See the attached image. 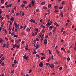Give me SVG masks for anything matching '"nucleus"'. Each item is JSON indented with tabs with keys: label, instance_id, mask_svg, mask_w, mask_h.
Wrapping results in <instances>:
<instances>
[{
	"label": "nucleus",
	"instance_id": "obj_1",
	"mask_svg": "<svg viewBox=\"0 0 76 76\" xmlns=\"http://www.w3.org/2000/svg\"><path fill=\"white\" fill-rule=\"evenodd\" d=\"M23 57L25 60H26L27 61L28 60V58H29L28 56H27V57H26V55H24L23 56Z\"/></svg>",
	"mask_w": 76,
	"mask_h": 76
},
{
	"label": "nucleus",
	"instance_id": "obj_2",
	"mask_svg": "<svg viewBox=\"0 0 76 76\" xmlns=\"http://www.w3.org/2000/svg\"><path fill=\"white\" fill-rule=\"evenodd\" d=\"M44 64L42 63V62H41L39 64V66L40 67H42V66H43Z\"/></svg>",
	"mask_w": 76,
	"mask_h": 76
},
{
	"label": "nucleus",
	"instance_id": "obj_3",
	"mask_svg": "<svg viewBox=\"0 0 76 76\" xmlns=\"http://www.w3.org/2000/svg\"><path fill=\"white\" fill-rule=\"evenodd\" d=\"M49 66H50V67H51V68H52H52H54V64H52L51 65L50 64H49Z\"/></svg>",
	"mask_w": 76,
	"mask_h": 76
},
{
	"label": "nucleus",
	"instance_id": "obj_4",
	"mask_svg": "<svg viewBox=\"0 0 76 76\" xmlns=\"http://www.w3.org/2000/svg\"><path fill=\"white\" fill-rule=\"evenodd\" d=\"M44 43L45 45H47V39H45L44 42Z\"/></svg>",
	"mask_w": 76,
	"mask_h": 76
},
{
	"label": "nucleus",
	"instance_id": "obj_5",
	"mask_svg": "<svg viewBox=\"0 0 76 76\" xmlns=\"http://www.w3.org/2000/svg\"><path fill=\"white\" fill-rule=\"evenodd\" d=\"M31 4L32 6H34V1L33 0L31 1Z\"/></svg>",
	"mask_w": 76,
	"mask_h": 76
},
{
	"label": "nucleus",
	"instance_id": "obj_6",
	"mask_svg": "<svg viewBox=\"0 0 76 76\" xmlns=\"http://www.w3.org/2000/svg\"><path fill=\"white\" fill-rule=\"evenodd\" d=\"M10 20L12 21V22H14V18L13 17L11 18H10Z\"/></svg>",
	"mask_w": 76,
	"mask_h": 76
},
{
	"label": "nucleus",
	"instance_id": "obj_7",
	"mask_svg": "<svg viewBox=\"0 0 76 76\" xmlns=\"http://www.w3.org/2000/svg\"><path fill=\"white\" fill-rule=\"evenodd\" d=\"M36 45L37 46L36 47V49H38V47H39V45L38 43L36 44Z\"/></svg>",
	"mask_w": 76,
	"mask_h": 76
},
{
	"label": "nucleus",
	"instance_id": "obj_8",
	"mask_svg": "<svg viewBox=\"0 0 76 76\" xmlns=\"http://www.w3.org/2000/svg\"><path fill=\"white\" fill-rule=\"evenodd\" d=\"M58 6H54V8L55 9H58Z\"/></svg>",
	"mask_w": 76,
	"mask_h": 76
},
{
	"label": "nucleus",
	"instance_id": "obj_9",
	"mask_svg": "<svg viewBox=\"0 0 76 76\" xmlns=\"http://www.w3.org/2000/svg\"><path fill=\"white\" fill-rule=\"evenodd\" d=\"M16 46H17V45L16 44H15V45H14L13 46V48H16Z\"/></svg>",
	"mask_w": 76,
	"mask_h": 76
},
{
	"label": "nucleus",
	"instance_id": "obj_10",
	"mask_svg": "<svg viewBox=\"0 0 76 76\" xmlns=\"http://www.w3.org/2000/svg\"><path fill=\"white\" fill-rule=\"evenodd\" d=\"M25 5L24 4H21V7L22 8H23V7H25Z\"/></svg>",
	"mask_w": 76,
	"mask_h": 76
},
{
	"label": "nucleus",
	"instance_id": "obj_11",
	"mask_svg": "<svg viewBox=\"0 0 76 76\" xmlns=\"http://www.w3.org/2000/svg\"><path fill=\"white\" fill-rule=\"evenodd\" d=\"M26 30V31H28V32H29L31 31L30 29H29V28H27Z\"/></svg>",
	"mask_w": 76,
	"mask_h": 76
},
{
	"label": "nucleus",
	"instance_id": "obj_12",
	"mask_svg": "<svg viewBox=\"0 0 76 76\" xmlns=\"http://www.w3.org/2000/svg\"><path fill=\"white\" fill-rule=\"evenodd\" d=\"M54 28V26H50L49 29H52V28Z\"/></svg>",
	"mask_w": 76,
	"mask_h": 76
},
{
	"label": "nucleus",
	"instance_id": "obj_13",
	"mask_svg": "<svg viewBox=\"0 0 76 76\" xmlns=\"http://www.w3.org/2000/svg\"><path fill=\"white\" fill-rule=\"evenodd\" d=\"M34 29L37 32H38V28H35Z\"/></svg>",
	"mask_w": 76,
	"mask_h": 76
},
{
	"label": "nucleus",
	"instance_id": "obj_14",
	"mask_svg": "<svg viewBox=\"0 0 76 76\" xmlns=\"http://www.w3.org/2000/svg\"><path fill=\"white\" fill-rule=\"evenodd\" d=\"M1 1L2 4H4V0H1Z\"/></svg>",
	"mask_w": 76,
	"mask_h": 76
},
{
	"label": "nucleus",
	"instance_id": "obj_15",
	"mask_svg": "<svg viewBox=\"0 0 76 76\" xmlns=\"http://www.w3.org/2000/svg\"><path fill=\"white\" fill-rule=\"evenodd\" d=\"M60 15L61 17H63V12H61Z\"/></svg>",
	"mask_w": 76,
	"mask_h": 76
},
{
	"label": "nucleus",
	"instance_id": "obj_16",
	"mask_svg": "<svg viewBox=\"0 0 76 76\" xmlns=\"http://www.w3.org/2000/svg\"><path fill=\"white\" fill-rule=\"evenodd\" d=\"M2 10H1V9H0V15H1V13H2Z\"/></svg>",
	"mask_w": 76,
	"mask_h": 76
},
{
	"label": "nucleus",
	"instance_id": "obj_17",
	"mask_svg": "<svg viewBox=\"0 0 76 76\" xmlns=\"http://www.w3.org/2000/svg\"><path fill=\"white\" fill-rule=\"evenodd\" d=\"M36 56L37 57H38V58H39V56L37 54H36Z\"/></svg>",
	"mask_w": 76,
	"mask_h": 76
},
{
	"label": "nucleus",
	"instance_id": "obj_18",
	"mask_svg": "<svg viewBox=\"0 0 76 76\" xmlns=\"http://www.w3.org/2000/svg\"><path fill=\"white\" fill-rule=\"evenodd\" d=\"M5 46H6V44H5V43H4L3 45V46H2L3 48H4L5 47Z\"/></svg>",
	"mask_w": 76,
	"mask_h": 76
},
{
	"label": "nucleus",
	"instance_id": "obj_19",
	"mask_svg": "<svg viewBox=\"0 0 76 76\" xmlns=\"http://www.w3.org/2000/svg\"><path fill=\"white\" fill-rule=\"evenodd\" d=\"M32 72V69H30L28 71V73H31Z\"/></svg>",
	"mask_w": 76,
	"mask_h": 76
},
{
	"label": "nucleus",
	"instance_id": "obj_20",
	"mask_svg": "<svg viewBox=\"0 0 76 76\" xmlns=\"http://www.w3.org/2000/svg\"><path fill=\"white\" fill-rule=\"evenodd\" d=\"M44 4H45V2H42L41 4V5H44Z\"/></svg>",
	"mask_w": 76,
	"mask_h": 76
},
{
	"label": "nucleus",
	"instance_id": "obj_21",
	"mask_svg": "<svg viewBox=\"0 0 76 76\" xmlns=\"http://www.w3.org/2000/svg\"><path fill=\"white\" fill-rule=\"evenodd\" d=\"M16 47L18 49L20 47V45H17V46H16Z\"/></svg>",
	"mask_w": 76,
	"mask_h": 76
},
{
	"label": "nucleus",
	"instance_id": "obj_22",
	"mask_svg": "<svg viewBox=\"0 0 76 76\" xmlns=\"http://www.w3.org/2000/svg\"><path fill=\"white\" fill-rule=\"evenodd\" d=\"M51 23H52V21H51L50 22L49 24V26H50V25H51Z\"/></svg>",
	"mask_w": 76,
	"mask_h": 76
},
{
	"label": "nucleus",
	"instance_id": "obj_23",
	"mask_svg": "<svg viewBox=\"0 0 76 76\" xmlns=\"http://www.w3.org/2000/svg\"><path fill=\"white\" fill-rule=\"evenodd\" d=\"M19 15V12H17L16 14V15L17 16Z\"/></svg>",
	"mask_w": 76,
	"mask_h": 76
},
{
	"label": "nucleus",
	"instance_id": "obj_24",
	"mask_svg": "<svg viewBox=\"0 0 76 76\" xmlns=\"http://www.w3.org/2000/svg\"><path fill=\"white\" fill-rule=\"evenodd\" d=\"M56 53H57V54H59V52H58V51L57 50V49H56Z\"/></svg>",
	"mask_w": 76,
	"mask_h": 76
},
{
	"label": "nucleus",
	"instance_id": "obj_25",
	"mask_svg": "<svg viewBox=\"0 0 76 76\" xmlns=\"http://www.w3.org/2000/svg\"><path fill=\"white\" fill-rule=\"evenodd\" d=\"M23 3H24V4H26V3H27V1H24Z\"/></svg>",
	"mask_w": 76,
	"mask_h": 76
},
{
	"label": "nucleus",
	"instance_id": "obj_26",
	"mask_svg": "<svg viewBox=\"0 0 76 76\" xmlns=\"http://www.w3.org/2000/svg\"><path fill=\"white\" fill-rule=\"evenodd\" d=\"M43 7L44 9H45V10H47V7H45L44 6Z\"/></svg>",
	"mask_w": 76,
	"mask_h": 76
},
{
	"label": "nucleus",
	"instance_id": "obj_27",
	"mask_svg": "<svg viewBox=\"0 0 76 76\" xmlns=\"http://www.w3.org/2000/svg\"><path fill=\"white\" fill-rule=\"evenodd\" d=\"M3 40H2V39H0V42L1 43L3 42Z\"/></svg>",
	"mask_w": 76,
	"mask_h": 76
},
{
	"label": "nucleus",
	"instance_id": "obj_28",
	"mask_svg": "<svg viewBox=\"0 0 76 76\" xmlns=\"http://www.w3.org/2000/svg\"><path fill=\"white\" fill-rule=\"evenodd\" d=\"M14 62L15 64H16V63H17V61H16V60H15Z\"/></svg>",
	"mask_w": 76,
	"mask_h": 76
},
{
	"label": "nucleus",
	"instance_id": "obj_29",
	"mask_svg": "<svg viewBox=\"0 0 76 76\" xmlns=\"http://www.w3.org/2000/svg\"><path fill=\"white\" fill-rule=\"evenodd\" d=\"M63 30H64V28H62L61 30V32H63Z\"/></svg>",
	"mask_w": 76,
	"mask_h": 76
},
{
	"label": "nucleus",
	"instance_id": "obj_30",
	"mask_svg": "<svg viewBox=\"0 0 76 76\" xmlns=\"http://www.w3.org/2000/svg\"><path fill=\"white\" fill-rule=\"evenodd\" d=\"M3 54H1L0 56V58H1L3 57Z\"/></svg>",
	"mask_w": 76,
	"mask_h": 76
},
{
	"label": "nucleus",
	"instance_id": "obj_31",
	"mask_svg": "<svg viewBox=\"0 0 76 76\" xmlns=\"http://www.w3.org/2000/svg\"><path fill=\"white\" fill-rule=\"evenodd\" d=\"M1 60H4V57H2L1 58Z\"/></svg>",
	"mask_w": 76,
	"mask_h": 76
},
{
	"label": "nucleus",
	"instance_id": "obj_32",
	"mask_svg": "<svg viewBox=\"0 0 76 76\" xmlns=\"http://www.w3.org/2000/svg\"><path fill=\"white\" fill-rule=\"evenodd\" d=\"M63 7L60 6L59 7V9H63Z\"/></svg>",
	"mask_w": 76,
	"mask_h": 76
},
{
	"label": "nucleus",
	"instance_id": "obj_33",
	"mask_svg": "<svg viewBox=\"0 0 76 76\" xmlns=\"http://www.w3.org/2000/svg\"><path fill=\"white\" fill-rule=\"evenodd\" d=\"M21 15L23 16H24V15H25V13H24V12H22L21 13Z\"/></svg>",
	"mask_w": 76,
	"mask_h": 76
},
{
	"label": "nucleus",
	"instance_id": "obj_34",
	"mask_svg": "<svg viewBox=\"0 0 76 76\" xmlns=\"http://www.w3.org/2000/svg\"><path fill=\"white\" fill-rule=\"evenodd\" d=\"M9 7H12V4H9Z\"/></svg>",
	"mask_w": 76,
	"mask_h": 76
},
{
	"label": "nucleus",
	"instance_id": "obj_35",
	"mask_svg": "<svg viewBox=\"0 0 76 76\" xmlns=\"http://www.w3.org/2000/svg\"><path fill=\"white\" fill-rule=\"evenodd\" d=\"M1 66H4V64L3 62H2L1 64Z\"/></svg>",
	"mask_w": 76,
	"mask_h": 76
},
{
	"label": "nucleus",
	"instance_id": "obj_36",
	"mask_svg": "<svg viewBox=\"0 0 76 76\" xmlns=\"http://www.w3.org/2000/svg\"><path fill=\"white\" fill-rule=\"evenodd\" d=\"M33 23H35L36 24H37V23H35V21L34 20H33Z\"/></svg>",
	"mask_w": 76,
	"mask_h": 76
},
{
	"label": "nucleus",
	"instance_id": "obj_37",
	"mask_svg": "<svg viewBox=\"0 0 76 76\" xmlns=\"http://www.w3.org/2000/svg\"><path fill=\"white\" fill-rule=\"evenodd\" d=\"M14 37H16V38H17L18 37V36L16 35L15 34L14 35Z\"/></svg>",
	"mask_w": 76,
	"mask_h": 76
},
{
	"label": "nucleus",
	"instance_id": "obj_38",
	"mask_svg": "<svg viewBox=\"0 0 76 76\" xmlns=\"http://www.w3.org/2000/svg\"><path fill=\"white\" fill-rule=\"evenodd\" d=\"M37 52L35 51V52H33V54H37Z\"/></svg>",
	"mask_w": 76,
	"mask_h": 76
},
{
	"label": "nucleus",
	"instance_id": "obj_39",
	"mask_svg": "<svg viewBox=\"0 0 76 76\" xmlns=\"http://www.w3.org/2000/svg\"><path fill=\"white\" fill-rule=\"evenodd\" d=\"M48 7L50 8L51 7V4H49L48 6Z\"/></svg>",
	"mask_w": 76,
	"mask_h": 76
},
{
	"label": "nucleus",
	"instance_id": "obj_40",
	"mask_svg": "<svg viewBox=\"0 0 76 76\" xmlns=\"http://www.w3.org/2000/svg\"><path fill=\"white\" fill-rule=\"evenodd\" d=\"M31 34L33 37H34V33L32 32L31 33Z\"/></svg>",
	"mask_w": 76,
	"mask_h": 76
},
{
	"label": "nucleus",
	"instance_id": "obj_41",
	"mask_svg": "<svg viewBox=\"0 0 76 76\" xmlns=\"http://www.w3.org/2000/svg\"><path fill=\"white\" fill-rule=\"evenodd\" d=\"M26 26L25 25L23 27V29H25V28H26Z\"/></svg>",
	"mask_w": 76,
	"mask_h": 76
},
{
	"label": "nucleus",
	"instance_id": "obj_42",
	"mask_svg": "<svg viewBox=\"0 0 76 76\" xmlns=\"http://www.w3.org/2000/svg\"><path fill=\"white\" fill-rule=\"evenodd\" d=\"M50 19H48V23H49V22H50Z\"/></svg>",
	"mask_w": 76,
	"mask_h": 76
},
{
	"label": "nucleus",
	"instance_id": "obj_43",
	"mask_svg": "<svg viewBox=\"0 0 76 76\" xmlns=\"http://www.w3.org/2000/svg\"><path fill=\"white\" fill-rule=\"evenodd\" d=\"M49 54H51V51H50V50H49Z\"/></svg>",
	"mask_w": 76,
	"mask_h": 76
},
{
	"label": "nucleus",
	"instance_id": "obj_44",
	"mask_svg": "<svg viewBox=\"0 0 76 76\" xmlns=\"http://www.w3.org/2000/svg\"><path fill=\"white\" fill-rule=\"evenodd\" d=\"M51 58L52 60H54V58H53V55H52Z\"/></svg>",
	"mask_w": 76,
	"mask_h": 76
},
{
	"label": "nucleus",
	"instance_id": "obj_45",
	"mask_svg": "<svg viewBox=\"0 0 76 76\" xmlns=\"http://www.w3.org/2000/svg\"><path fill=\"white\" fill-rule=\"evenodd\" d=\"M53 32H56V29H54L53 30Z\"/></svg>",
	"mask_w": 76,
	"mask_h": 76
},
{
	"label": "nucleus",
	"instance_id": "obj_46",
	"mask_svg": "<svg viewBox=\"0 0 76 76\" xmlns=\"http://www.w3.org/2000/svg\"><path fill=\"white\" fill-rule=\"evenodd\" d=\"M57 12H58V10H56L54 11V12H55V13H56Z\"/></svg>",
	"mask_w": 76,
	"mask_h": 76
},
{
	"label": "nucleus",
	"instance_id": "obj_47",
	"mask_svg": "<svg viewBox=\"0 0 76 76\" xmlns=\"http://www.w3.org/2000/svg\"><path fill=\"white\" fill-rule=\"evenodd\" d=\"M28 45L26 44V45L25 48H28Z\"/></svg>",
	"mask_w": 76,
	"mask_h": 76
},
{
	"label": "nucleus",
	"instance_id": "obj_48",
	"mask_svg": "<svg viewBox=\"0 0 76 76\" xmlns=\"http://www.w3.org/2000/svg\"><path fill=\"white\" fill-rule=\"evenodd\" d=\"M11 73H15V71L14 70H12L11 72Z\"/></svg>",
	"mask_w": 76,
	"mask_h": 76
},
{
	"label": "nucleus",
	"instance_id": "obj_49",
	"mask_svg": "<svg viewBox=\"0 0 76 76\" xmlns=\"http://www.w3.org/2000/svg\"><path fill=\"white\" fill-rule=\"evenodd\" d=\"M42 32L43 33H44V32H45V30H44V29H43L42 30Z\"/></svg>",
	"mask_w": 76,
	"mask_h": 76
},
{
	"label": "nucleus",
	"instance_id": "obj_50",
	"mask_svg": "<svg viewBox=\"0 0 76 76\" xmlns=\"http://www.w3.org/2000/svg\"><path fill=\"white\" fill-rule=\"evenodd\" d=\"M31 4H29V5H28V7H31Z\"/></svg>",
	"mask_w": 76,
	"mask_h": 76
},
{
	"label": "nucleus",
	"instance_id": "obj_51",
	"mask_svg": "<svg viewBox=\"0 0 76 76\" xmlns=\"http://www.w3.org/2000/svg\"><path fill=\"white\" fill-rule=\"evenodd\" d=\"M11 35H15V32H12L11 34Z\"/></svg>",
	"mask_w": 76,
	"mask_h": 76
},
{
	"label": "nucleus",
	"instance_id": "obj_52",
	"mask_svg": "<svg viewBox=\"0 0 76 76\" xmlns=\"http://www.w3.org/2000/svg\"><path fill=\"white\" fill-rule=\"evenodd\" d=\"M44 34H43L42 35V36H41V38H42L43 37H44Z\"/></svg>",
	"mask_w": 76,
	"mask_h": 76
},
{
	"label": "nucleus",
	"instance_id": "obj_53",
	"mask_svg": "<svg viewBox=\"0 0 76 76\" xmlns=\"http://www.w3.org/2000/svg\"><path fill=\"white\" fill-rule=\"evenodd\" d=\"M59 69V70H62V67L61 66L60 67Z\"/></svg>",
	"mask_w": 76,
	"mask_h": 76
},
{
	"label": "nucleus",
	"instance_id": "obj_54",
	"mask_svg": "<svg viewBox=\"0 0 76 76\" xmlns=\"http://www.w3.org/2000/svg\"><path fill=\"white\" fill-rule=\"evenodd\" d=\"M17 25V23H16V22H14V25H15V26H16Z\"/></svg>",
	"mask_w": 76,
	"mask_h": 76
},
{
	"label": "nucleus",
	"instance_id": "obj_55",
	"mask_svg": "<svg viewBox=\"0 0 76 76\" xmlns=\"http://www.w3.org/2000/svg\"><path fill=\"white\" fill-rule=\"evenodd\" d=\"M50 64L48 63L47 62L46 63V65H47V66H48L49 65V64Z\"/></svg>",
	"mask_w": 76,
	"mask_h": 76
},
{
	"label": "nucleus",
	"instance_id": "obj_56",
	"mask_svg": "<svg viewBox=\"0 0 76 76\" xmlns=\"http://www.w3.org/2000/svg\"><path fill=\"white\" fill-rule=\"evenodd\" d=\"M65 3V2L64 1H63L62 2L61 4H64Z\"/></svg>",
	"mask_w": 76,
	"mask_h": 76
},
{
	"label": "nucleus",
	"instance_id": "obj_57",
	"mask_svg": "<svg viewBox=\"0 0 76 76\" xmlns=\"http://www.w3.org/2000/svg\"><path fill=\"white\" fill-rule=\"evenodd\" d=\"M25 50H29V49L28 48H25Z\"/></svg>",
	"mask_w": 76,
	"mask_h": 76
},
{
	"label": "nucleus",
	"instance_id": "obj_58",
	"mask_svg": "<svg viewBox=\"0 0 76 76\" xmlns=\"http://www.w3.org/2000/svg\"><path fill=\"white\" fill-rule=\"evenodd\" d=\"M50 59H48V61H47V62H49V61H50Z\"/></svg>",
	"mask_w": 76,
	"mask_h": 76
},
{
	"label": "nucleus",
	"instance_id": "obj_59",
	"mask_svg": "<svg viewBox=\"0 0 76 76\" xmlns=\"http://www.w3.org/2000/svg\"><path fill=\"white\" fill-rule=\"evenodd\" d=\"M12 66L13 68V67H15V65L14 64H12Z\"/></svg>",
	"mask_w": 76,
	"mask_h": 76
},
{
	"label": "nucleus",
	"instance_id": "obj_60",
	"mask_svg": "<svg viewBox=\"0 0 76 76\" xmlns=\"http://www.w3.org/2000/svg\"><path fill=\"white\" fill-rule=\"evenodd\" d=\"M5 39H6V40H8V38H7L6 37H5Z\"/></svg>",
	"mask_w": 76,
	"mask_h": 76
},
{
	"label": "nucleus",
	"instance_id": "obj_61",
	"mask_svg": "<svg viewBox=\"0 0 76 76\" xmlns=\"http://www.w3.org/2000/svg\"><path fill=\"white\" fill-rule=\"evenodd\" d=\"M36 40L37 41H39V39H38V38H37L36 39Z\"/></svg>",
	"mask_w": 76,
	"mask_h": 76
},
{
	"label": "nucleus",
	"instance_id": "obj_62",
	"mask_svg": "<svg viewBox=\"0 0 76 76\" xmlns=\"http://www.w3.org/2000/svg\"><path fill=\"white\" fill-rule=\"evenodd\" d=\"M36 12H38L39 11V9H37L36 10Z\"/></svg>",
	"mask_w": 76,
	"mask_h": 76
},
{
	"label": "nucleus",
	"instance_id": "obj_63",
	"mask_svg": "<svg viewBox=\"0 0 76 76\" xmlns=\"http://www.w3.org/2000/svg\"><path fill=\"white\" fill-rule=\"evenodd\" d=\"M67 60L68 61H69L70 60V58L69 57H68L67 58Z\"/></svg>",
	"mask_w": 76,
	"mask_h": 76
},
{
	"label": "nucleus",
	"instance_id": "obj_64",
	"mask_svg": "<svg viewBox=\"0 0 76 76\" xmlns=\"http://www.w3.org/2000/svg\"><path fill=\"white\" fill-rule=\"evenodd\" d=\"M1 20H3V19H4V18L3 17H1Z\"/></svg>",
	"mask_w": 76,
	"mask_h": 76
}]
</instances>
